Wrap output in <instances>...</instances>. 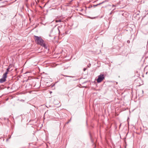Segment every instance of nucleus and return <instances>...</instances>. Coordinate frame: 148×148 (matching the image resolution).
<instances>
[{"label":"nucleus","instance_id":"nucleus-1","mask_svg":"<svg viewBox=\"0 0 148 148\" xmlns=\"http://www.w3.org/2000/svg\"><path fill=\"white\" fill-rule=\"evenodd\" d=\"M35 40L37 44L40 45L44 42V40L40 37L34 36Z\"/></svg>","mask_w":148,"mask_h":148},{"label":"nucleus","instance_id":"nucleus-2","mask_svg":"<svg viewBox=\"0 0 148 148\" xmlns=\"http://www.w3.org/2000/svg\"><path fill=\"white\" fill-rule=\"evenodd\" d=\"M104 78L103 74H100L98 76V78L97 79V82L98 83H100L104 79Z\"/></svg>","mask_w":148,"mask_h":148},{"label":"nucleus","instance_id":"nucleus-3","mask_svg":"<svg viewBox=\"0 0 148 148\" xmlns=\"http://www.w3.org/2000/svg\"><path fill=\"white\" fill-rule=\"evenodd\" d=\"M7 73H5L3 75L2 78L0 79V83H3L5 81L7 77Z\"/></svg>","mask_w":148,"mask_h":148},{"label":"nucleus","instance_id":"nucleus-4","mask_svg":"<svg viewBox=\"0 0 148 148\" xmlns=\"http://www.w3.org/2000/svg\"><path fill=\"white\" fill-rule=\"evenodd\" d=\"M40 45L44 47L45 49H47V45L45 43H44V42L42 43V44L41 45Z\"/></svg>","mask_w":148,"mask_h":148},{"label":"nucleus","instance_id":"nucleus-5","mask_svg":"<svg viewBox=\"0 0 148 148\" xmlns=\"http://www.w3.org/2000/svg\"><path fill=\"white\" fill-rule=\"evenodd\" d=\"M10 69V68H7L6 69V71L5 73H6L7 75L8 74V72L9 71Z\"/></svg>","mask_w":148,"mask_h":148},{"label":"nucleus","instance_id":"nucleus-6","mask_svg":"<svg viewBox=\"0 0 148 148\" xmlns=\"http://www.w3.org/2000/svg\"><path fill=\"white\" fill-rule=\"evenodd\" d=\"M104 2V1H103V2H101V3H99V4H97V5H101V4H102Z\"/></svg>","mask_w":148,"mask_h":148},{"label":"nucleus","instance_id":"nucleus-7","mask_svg":"<svg viewBox=\"0 0 148 148\" xmlns=\"http://www.w3.org/2000/svg\"><path fill=\"white\" fill-rule=\"evenodd\" d=\"M91 66V64H88V65H87V66L88 67H90V66Z\"/></svg>","mask_w":148,"mask_h":148},{"label":"nucleus","instance_id":"nucleus-8","mask_svg":"<svg viewBox=\"0 0 148 148\" xmlns=\"http://www.w3.org/2000/svg\"><path fill=\"white\" fill-rule=\"evenodd\" d=\"M64 76H66V77H71V76H66V75H64Z\"/></svg>","mask_w":148,"mask_h":148},{"label":"nucleus","instance_id":"nucleus-9","mask_svg":"<svg viewBox=\"0 0 148 148\" xmlns=\"http://www.w3.org/2000/svg\"><path fill=\"white\" fill-rule=\"evenodd\" d=\"M86 69V68H84L83 69V71H85Z\"/></svg>","mask_w":148,"mask_h":148},{"label":"nucleus","instance_id":"nucleus-10","mask_svg":"<svg viewBox=\"0 0 148 148\" xmlns=\"http://www.w3.org/2000/svg\"><path fill=\"white\" fill-rule=\"evenodd\" d=\"M130 41H129V40H128V41H127V42L128 43H130Z\"/></svg>","mask_w":148,"mask_h":148},{"label":"nucleus","instance_id":"nucleus-11","mask_svg":"<svg viewBox=\"0 0 148 148\" xmlns=\"http://www.w3.org/2000/svg\"><path fill=\"white\" fill-rule=\"evenodd\" d=\"M112 7H114L115 6V5H112Z\"/></svg>","mask_w":148,"mask_h":148},{"label":"nucleus","instance_id":"nucleus-12","mask_svg":"<svg viewBox=\"0 0 148 148\" xmlns=\"http://www.w3.org/2000/svg\"><path fill=\"white\" fill-rule=\"evenodd\" d=\"M69 123V122H67V123H66V124H68V123Z\"/></svg>","mask_w":148,"mask_h":148},{"label":"nucleus","instance_id":"nucleus-13","mask_svg":"<svg viewBox=\"0 0 148 148\" xmlns=\"http://www.w3.org/2000/svg\"><path fill=\"white\" fill-rule=\"evenodd\" d=\"M49 36H51V34H49Z\"/></svg>","mask_w":148,"mask_h":148},{"label":"nucleus","instance_id":"nucleus-14","mask_svg":"<svg viewBox=\"0 0 148 148\" xmlns=\"http://www.w3.org/2000/svg\"><path fill=\"white\" fill-rule=\"evenodd\" d=\"M57 30L58 31H59V29H58V28H57Z\"/></svg>","mask_w":148,"mask_h":148},{"label":"nucleus","instance_id":"nucleus-15","mask_svg":"<svg viewBox=\"0 0 148 148\" xmlns=\"http://www.w3.org/2000/svg\"><path fill=\"white\" fill-rule=\"evenodd\" d=\"M97 5H95V6H97Z\"/></svg>","mask_w":148,"mask_h":148}]
</instances>
